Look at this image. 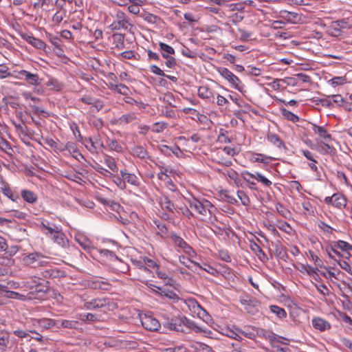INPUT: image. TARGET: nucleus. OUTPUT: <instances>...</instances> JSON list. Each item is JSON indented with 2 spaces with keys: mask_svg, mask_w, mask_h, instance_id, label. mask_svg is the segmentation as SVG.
Segmentation results:
<instances>
[{
  "mask_svg": "<svg viewBox=\"0 0 352 352\" xmlns=\"http://www.w3.org/2000/svg\"><path fill=\"white\" fill-rule=\"evenodd\" d=\"M23 262L25 265H32L34 267L37 266L46 267L41 274L44 278H58L63 274V272L50 265V262L45 256L38 252L29 254L23 258Z\"/></svg>",
  "mask_w": 352,
  "mask_h": 352,
  "instance_id": "nucleus-1",
  "label": "nucleus"
},
{
  "mask_svg": "<svg viewBox=\"0 0 352 352\" xmlns=\"http://www.w3.org/2000/svg\"><path fill=\"white\" fill-rule=\"evenodd\" d=\"M113 18L114 21L109 25L111 30H124L130 32L131 28H133L130 18L120 10H116Z\"/></svg>",
  "mask_w": 352,
  "mask_h": 352,
  "instance_id": "nucleus-2",
  "label": "nucleus"
},
{
  "mask_svg": "<svg viewBox=\"0 0 352 352\" xmlns=\"http://www.w3.org/2000/svg\"><path fill=\"white\" fill-rule=\"evenodd\" d=\"M188 204L191 209L202 216H206L208 213L211 214L215 210L214 206L208 200L204 198L198 199L192 197L188 199Z\"/></svg>",
  "mask_w": 352,
  "mask_h": 352,
  "instance_id": "nucleus-3",
  "label": "nucleus"
},
{
  "mask_svg": "<svg viewBox=\"0 0 352 352\" xmlns=\"http://www.w3.org/2000/svg\"><path fill=\"white\" fill-rule=\"evenodd\" d=\"M169 327L172 330L182 333H188L190 329H196L197 331L199 330V328L195 326L194 322L186 317L172 319L169 323Z\"/></svg>",
  "mask_w": 352,
  "mask_h": 352,
  "instance_id": "nucleus-4",
  "label": "nucleus"
},
{
  "mask_svg": "<svg viewBox=\"0 0 352 352\" xmlns=\"http://www.w3.org/2000/svg\"><path fill=\"white\" fill-rule=\"evenodd\" d=\"M217 72L223 78L228 81L233 88L241 93L245 92L244 84L228 69L226 67H219L218 68Z\"/></svg>",
  "mask_w": 352,
  "mask_h": 352,
  "instance_id": "nucleus-5",
  "label": "nucleus"
},
{
  "mask_svg": "<svg viewBox=\"0 0 352 352\" xmlns=\"http://www.w3.org/2000/svg\"><path fill=\"white\" fill-rule=\"evenodd\" d=\"M140 321L143 327L148 331H156L161 327L159 321L152 316H140Z\"/></svg>",
  "mask_w": 352,
  "mask_h": 352,
  "instance_id": "nucleus-6",
  "label": "nucleus"
},
{
  "mask_svg": "<svg viewBox=\"0 0 352 352\" xmlns=\"http://www.w3.org/2000/svg\"><path fill=\"white\" fill-rule=\"evenodd\" d=\"M324 202L338 208H342L346 204V200L344 197L339 193H335L331 197H325Z\"/></svg>",
  "mask_w": 352,
  "mask_h": 352,
  "instance_id": "nucleus-7",
  "label": "nucleus"
},
{
  "mask_svg": "<svg viewBox=\"0 0 352 352\" xmlns=\"http://www.w3.org/2000/svg\"><path fill=\"white\" fill-rule=\"evenodd\" d=\"M186 306L193 315L201 318L206 314V311L201 307L197 301L194 298H188L185 300Z\"/></svg>",
  "mask_w": 352,
  "mask_h": 352,
  "instance_id": "nucleus-8",
  "label": "nucleus"
},
{
  "mask_svg": "<svg viewBox=\"0 0 352 352\" xmlns=\"http://www.w3.org/2000/svg\"><path fill=\"white\" fill-rule=\"evenodd\" d=\"M88 286L94 289L108 290L110 284L104 278H94L87 282Z\"/></svg>",
  "mask_w": 352,
  "mask_h": 352,
  "instance_id": "nucleus-9",
  "label": "nucleus"
},
{
  "mask_svg": "<svg viewBox=\"0 0 352 352\" xmlns=\"http://www.w3.org/2000/svg\"><path fill=\"white\" fill-rule=\"evenodd\" d=\"M329 143L330 142L317 140L316 144L311 148L322 155L331 154L334 151V148Z\"/></svg>",
  "mask_w": 352,
  "mask_h": 352,
  "instance_id": "nucleus-10",
  "label": "nucleus"
},
{
  "mask_svg": "<svg viewBox=\"0 0 352 352\" xmlns=\"http://www.w3.org/2000/svg\"><path fill=\"white\" fill-rule=\"evenodd\" d=\"M21 38L36 49L45 50L46 47L45 42L39 38H35L32 35L28 34H22Z\"/></svg>",
  "mask_w": 352,
  "mask_h": 352,
  "instance_id": "nucleus-11",
  "label": "nucleus"
},
{
  "mask_svg": "<svg viewBox=\"0 0 352 352\" xmlns=\"http://www.w3.org/2000/svg\"><path fill=\"white\" fill-rule=\"evenodd\" d=\"M243 333V331L235 326L228 327L222 329V334L236 340H242L241 334Z\"/></svg>",
  "mask_w": 352,
  "mask_h": 352,
  "instance_id": "nucleus-12",
  "label": "nucleus"
},
{
  "mask_svg": "<svg viewBox=\"0 0 352 352\" xmlns=\"http://www.w3.org/2000/svg\"><path fill=\"white\" fill-rule=\"evenodd\" d=\"M312 130L315 134L318 135L320 139L319 141H331L332 138L331 134L328 133V131L324 126L314 124L312 126Z\"/></svg>",
  "mask_w": 352,
  "mask_h": 352,
  "instance_id": "nucleus-13",
  "label": "nucleus"
},
{
  "mask_svg": "<svg viewBox=\"0 0 352 352\" xmlns=\"http://www.w3.org/2000/svg\"><path fill=\"white\" fill-rule=\"evenodd\" d=\"M120 175L124 179L125 183L127 182L128 184L135 187L140 186V181L135 174L128 173L126 170H121Z\"/></svg>",
  "mask_w": 352,
  "mask_h": 352,
  "instance_id": "nucleus-14",
  "label": "nucleus"
},
{
  "mask_svg": "<svg viewBox=\"0 0 352 352\" xmlns=\"http://www.w3.org/2000/svg\"><path fill=\"white\" fill-rule=\"evenodd\" d=\"M159 203L162 209L166 210L168 212L174 213L176 212L179 213V210H177V207L174 205V204L169 199V198L166 196H162L160 198Z\"/></svg>",
  "mask_w": 352,
  "mask_h": 352,
  "instance_id": "nucleus-15",
  "label": "nucleus"
},
{
  "mask_svg": "<svg viewBox=\"0 0 352 352\" xmlns=\"http://www.w3.org/2000/svg\"><path fill=\"white\" fill-rule=\"evenodd\" d=\"M311 324L314 329L320 331H324L331 328V324L328 321L319 317L314 318L311 320Z\"/></svg>",
  "mask_w": 352,
  "mask_h": 352,
  "instance_id": "nucleus-16",
  "label": "nucleus"
},
{
  "mask_svg": "<svg viewBox=\"0 0 352 352\" xmlns=\"http://www.w3.org/2000/svg\"><path fill=\"white\" fill-rule=\"evenodd\" d=\"M75 240L85 251L90 252L93 249L91 241L84 235L80 234H76Z\"/></svg>",
  "mask_w": 352,
  "mask_h": 352,
  "instance_id": "nucleus-17",
  "label": "nucleus"
},
{
  "mask_svg": "<svg viewBox=\"0 0 352 352\" xmlns=\"http://www.w3.org/2000/svg\"><path fill=\"white\" fill-rule=\"evenodd\" d=\"M244 175H247L252 179H256V181L262 183L264 186H270L272 184V182L263 176L258 172H256L255 173H252L249 171H244L243 173Z\"/></svg>",
  "mask_w": 352,
  "mask_h": 352,
  "instance_id": "nucleus-18",
  "label": "nucleus"
},
{
  "mask_svg": "<svg viewBox=\"0 0 352 352\" xmlns=\"http://www.w3.org/2000/svg\"><path fill=\"white\" fill-rule=\"evenodd\" d=\"M107 302L105 299H93L90 301L85 302L84 307L86 309H95L98 308L103 307L106 305Z\"/></svg>",
  "mask_w": 352,
  "mask_h": 352,
  "instance_id": "nucleus-19",
  "label": "nucleus"
},
{
  "mask_svg": "<svg viewBox=\"0 0 352 352\" xmlns=\"http://www.w3.org/2000/svg\"><path fill=\"white\" fill-rule=\"evenodd\" d=\"M170 238L175 246L181 249L183 252L190 246L181 236L175 233H171Z\"/></svg>",
  "mask_w": 352,
  "mask_h": 352,
  "instance_id": "nucleus-20",
  "label": "nucleus"
},
{
  "mask_svg": "<svg viewBox=\"0 0 352 352\" xmlns=\"http://www.w3.org/2000/svg\"><path fill=\"white\" fill-rule=\"evenodd\" d=\"M10 335L4 331H0V352H6L9 348Z\"/></svg>",
  "mask_w": 352,
  "mask_h": 352,
  "instance_id": "nucleus-21",
  "label": "nucleus"
},
{
  "mask_svg": "<svg viewBox=\"0 0 352 352\" xmlns=\"http://www.w3.org/2000/svg\"><path fill=\"white\" fill-rule=\"evenodd\" d=\"M36 324L43 329H48L54 326H56L57 322L53 319L43 318L35 320L34 324Z\"/></svg>",
  "mask_w": 352,
  "mask_h": 352,
  "instance_id": "nucleus-22",
  "label": "nucleus"
},
{
  "mask_svg": "<svg viewBox=\"0 0 352 352\" xmlns=\"http://www.w3.org/2000/svg\"><path fill=\"white\" fill-rule=\"evenodd\" d=\"M157 276L162 279L166 285L173 286L175 284V280L170 276L165 271L161 270L160 267H157L155 270Z\"/></svg>",
  "mask_w": 352,
  "mask_h": 352,
  "instance_id": "nucleus-23",
  "label": "nucleus"
},
{
  "mask_svg": "<svg viewBox=\"0 0 352 352\" xmlns=\"http://www.w3.org/2000/svg\"><path fill=\"white\" fill-rule=\"evenodd\" d=\"M51 236L54 241L60 246H65L67 243L65 235L61 232L60 228L56 230Z\"/></svg>",
  "mask_w": 352,
  "mask_h": 352,
  "instance_id": "nucleus-24",
  "label": "nucleus"
},
{
  "mask_svg": "<svg viewBox=\"0 0 352 352\" xmlns=\"http://www.w3.org/2000/svg\"><path fill=\"white\" fill-rule=\"evenodd\" d=\"M23 74H25V80L31 85L38 86L41 84V79L37 74H32L30 72H23Z\"/></svg>",
  "mask_w": 352,
  "mask_h": 352,
  "instance_id": "nucleus-25",
  "label": "nucleus"
},
{
  "mask_svg": "<svg viewBox=\"0 0 352 352\" xmlns=\"http://www.w3.org/2000/svg\"><path fill=\"white\" fill-rule=\"evenodd\" d=\"M267 140L270 143H272V144H274V146H276V147H278L279 148H283L285 146L284 143L282 141V140L276 133L269 132L267 135Z\"/></svg>",
  "mask_w": 352,
  "mask_h": 352,
  "instance_id": "nucleus-26",
  "label": "nucleus"
},
{
  "mask_svg": "<svg viewBox=\"0 0 352 352\" xmlns=\"http://www.w3.org/2000/svg\"><path fill=\"white\" fill-rule=\"evenodd\" d=\"M198 96L202 99L210 100L214 98V93L207 86H201L198 89Z\"/></svg>",
  "mask_w": 352,
  "mask_h": 352,
  "instance_id": "nucleus-27",
  "label": "nucleus"
},
{
  "mask_svg": "<svg viewBox=\"0 0 352 352\" xmlns=\"http://www.w3.org/2000/svg\"><path fill=\"white\" fill-rule=\"evenodd\" d=\"M249 159L253 162L267 164L269 162L270 157L261 153H251Z\"/></svg>",
  "mask_w": 352,
  "mask_h": 352,
  "instance_id": "nucleus-28",
  "label": "nucleus"
},
{
  "mask_svg": "<svg viewBox=\"0 0 352 352\" xmlns=\"http://www.w3.org/2000/svg\"><path fill=\"white\" fill-rule=\"evenodd\" d=\"M109 87L111 89H113V90L117 91L118 93H119L122 95H124V96H128L130 92L129 87L122 83L114 84V83L110 82L109 85Z\"/></svg>",
  "mask_w": 352,
  "mask_h": 352,
  "instance_id": "nucleus-29",
  "label": "nucleus"
},
{
  "mask_svg": "<svg viewBox=\"0 0 352 352\" xmlns=\"http://www.w3.org/2000/svg\"><path fill=\"white\" fill-rule=\"evenodd\" d=\"M154 292L171 300L179 299L178 296L172 290L165 289L162 287H157V290H154Z\"/></svg>",
  "mask_w": 352,
  "mask_h": 352,
  "instance_id": "nucleus-30",
  "label": "nucleus"
},
{
  "mask_svg": "<svg viewBox=\"0 0 352 352\" xmlns=\"http://www.w3.org/2000/svg\"><path fill=\"white\" fill-rule=\"evenodd\" d=\"M104 163L113 173H118V168L116 160L111 156L104 154L103 156Z\"/></svg>",
  "mask_w": 352,
  "mask_h": 352,
  "instance_id": "nucleus-31",
  "label": "nucleus"
},
{
  "mask_svg": "<svg viewBox=\"0 0 352 352\" xmlns=\"http://www.w3.org/2000/svg\"><path fill=\"white\" fill-rule=\"evenodd\" d=\"M6 287L4 288L3 290H1V292H6V296L7 298H12V299H18V300H21L23 301L32 299L31 296H27L25 295L21 294L16 292L8 291L6 289Z\"/></svg>",
  "mask_w": 352,
  "mask_h": 352,
  "instance_id": "nucleus-32",
  "label": "nucleus"
},
{
  "mask_svg": "<svg viewBox=\"0 0 352 352\" xmlns=\"http://www.w3.org/2000/svg\"><path fill=\"white\" fill-rule=\"evenodd\" d=\"M133 156L140 159H146L148 157V152L142 146H135L132 149Z\"/></svg>",
  "mask_w": 352,
  "mask_h": 352,
  "instance_id": "nucleus-33",
  "label": "nucleus"
},
{
  "mask_svg": "<svg viewBox=\"0 0 352 352\" xmlns=\"http://www.w3.org/2000/svg\"><path fill=\"white\" fill-rule=\"evenodd\" d=\"M190 347L194 349L195 352H214L210 346L201 342L191 343Z\"/></svg>",
  "mask_w": 352,
  "mask_h": 352,
  "instance_id": "nucleus-34",
  "label": "nucleus"
},
{
  "mask_svg": "<svg viewBox=\"0 0 352 352\" xmlns=\"http://www.w3.org/2000/svg\"><path fill=\"white\" fill-rule=\"evenodd\" d=\"M77 319L82 322H96L99 320L98 316L91 313H84L78 314Z\"/></svg>",
  "mask_w": 352,
  "mask_h": 352,
  "instance_id": "nucleus-35",
  "label": "nucleus"
},
{
  "mask_svg": "<svg viewBox=\"0 0 352 352\" xmlns=\"http://www.w3.org/2000/svg\"><path fill=\"white\" fill-rule=\"evenodd\" d=\"M22 198L27 202L33 204L37 200V195L29 190H23L21 191Z\"/></svg>",
  "mask_w": 352,
  "mask_h": 352,
  "instance_id": "nucleus-36",
  "label": "nucleus"
},
{
  "mask_svg": "<svg viewBox=\"0 0 352 352\" xmlns=\"http://www.w3.org/2000/svg\"><path fill=\"white\" fill-rule=\"evenodd\" d=\"M135 119H136L135 113H129L124 114L122 116H120L118 120V122L120 125H124V124H127L129 123L132 122Z\"/></svg>",
  "mask_w": 352,
  "mask_h": 352,
  "instance_id": "nucleus-37",
  "label": "nucleus"
},
{
  "mask_svg": "<svg viewBox=\"0 0 352 352\" xmlns=\"http://www.w3.org/2000/svg\"><path fill=\"white\" fill-rule=\"evenodd\" d=\"M159 46L161 54L164 58H168V56H170V54H175V50L171 46L166 43L160 42Z\"/></svg>",
  "mask_w": 352,
  "mask_h": 352,
  "instance_id": "nucleus-38",
  "label": "nucleus"
},
{
  "mask_svg": "<svg viewBox=\"0 0 352 352\" xmlns=\"http://www.w3.org/2000/svg\"><path fill=\"white\" fill-rule=\"evenodd\" d=\"M78 325V322L75 320H58L56 327L58 328L63 327L67 329H76Z\"/></svg>",
  "mask_w": 352,
  "mask_h": 352,
  "instance_id": "nucleus-39",
  "label": "nucleus"
},
{
  "mask_svg": "<svg viewBox=\"0 0 352 352\" xmlns=\"http://www.w3.org/2000/svg\"><path fill=\"white\" fill-rule=\"evenodd\" d=\"M334 247L337 248V249L340 250L342 252H352V245L342 240H338L334 242Z\"/></svg>",
  "mask_w": 352,
  "mask_h": 352,
  "instance_id": "nucleus-40",
  "label": "nucleus"
},
{
  "mask_svg": "<svg viewBox=\"0 0 352 352\" xmlns=\"http://www.w3.org/2000/svg\"><path fill=\"white\" fill-rule=\"evenodd\" d=\"M193 265L195 266L199 267V269H201V270L207 272L210 274L214 276L217 274V270L207 263H203L202 265H201L200 263H199L197 262H193Z\"/></svg>",
  "mask_w": 352,
  "mask_h": 352,
  "instance_id": "nucleus-41",
  "label": "nucleus"
},
{
  "mask_svg": "<svg viewBox=\"0 0 352 352\" xmlns=\"http://www.w3.org/2000/svg\"><path fill=\"white\" fill-rule=\"evenodd\" d=\"M251 249L252 251L255 252V254L257 255L258 258L261 261H265L267 259L266 254H265L264 251L261 248V247L256 244V243H253L251 245Z\"/></svg>",
  "mask_w": 352,
  "mask_h": 352,
  "instance_id": "nucleus-42",
  "label": "nucleus"
},
{
  "mask_svg": "<svg viewBox=\"0 0 352 352\" xmlns=\"http://www.w3.org/2000/svg\"><path fill=\"white\" fill-rule=\"evenodd\" d=\"M107 145L111 151L118 153L122 152V147L116 140L108 139L107 141Z\"/></svg>",
  "mask_w": 352,
  "mask_h": 352,
  "instance_id": "nucleus-43",
  "label": "nucleus"
},
{
  "mask_svg": "<svg viewBox=\"0 0 352 352\" xmlns=\"http://www.w3.org/2000/svg\"><path fill=\"white\" fill-rule=\"evenodd\" d=\"M158 167L160 168V172L157 173V177L159 179L164 182H168V180H170V177L167 174L168 172V168L167 167H165L164 166L158 165Z\"/></svg>",
  "mask_w": 352,
  "mask_h": 352,
  "instance_id": "nucleus-44",
  "label": "nucleus"
},
{
  "mask_svg": "<svg viewBox=\"0 0 352 352\" xmlns=\"http://www.w3.org/2000/svg\"><path fill=\"white\" fill-rule=\"evenodd\" d=\"M98 252H100L101 256L109 258L110 261L118 260V261H120V260L118 258V257L115 254V253L113 251H111V250H109L107 249H99Z\"/></svg>",
  "mask_w": 352,
  "mask_h": 352,
  "instance_id": "nucleus-45",
  "label": "nucleus"
},
{
  "mask_svg": "<svg viewBox=\"0 0 352 352\" xmlns=\"http://www.w3.org/2000/svg\"><path fill=\"white\" fill-rule=\"evenodd\" d=\"M47 87H51L52 89L58 91L63 88V84L56 78H50L47 82Z\"/></svg>",
  "mask_w": 352,
  "mask_h": 352,
  "instance_id": "nucleus-46",
  "label": "nucleus"
},
{
  "mask_svg": "<svg viewBox=\"0 0 352 352\" xmlns=\"http://www.w3.org/2000/svg\"><path fill=\"white\" fill-rule=\"evenodd\" d=\"M270 310L272 313L275 314L279 318H284L287 316L285 310L276 305L270 306Z\"/></svg>",
  "mask_w": 352,
  "mask_h": 352,
  "instance_id": "nucleus-47",
  "label": "nucleus"
},
{
  "mask_svg": "<svg viewBox=\"0 0 352 352\" xmlns=\"http://www.w3.org/2000/svg\"><path fill=\"white\" fill-rule=\"evenodd\" d=\"M91 105V112H98L103 108L104 102L101 100L94 98Z\"/></svg>",
  "mask_w": 352,
  "mask_h": 352,
  "instance_id": "nucleus-48",
  "label": "nucleus"
},
{
  "mask_svg": "<svg viewBox=\"0 0 352 352\" xmlns=\"http://www.w3.org/2000/svg\"><path fill=\"white\" fill-rule=\"evenodd\" d=\"M281 16L289 23H294L298 15L295 12L284 10L281 12Z\"/></svg>",
  "mask_w": 352,
  "mask_h": 352,
  "instance_id": "nucleus-49",
  "label": "nucleus"
},
{
  "mask_svg": "<svg viewBox=\"0 0 352 352\" xmlns=\"http://www.w3.org/2000/svg\"><path fill=\"white\" fill-rule=\"evenodd\" d=\"M281 113H282V115L285 118H287L288 120H290L293 122H296L299 120V118L296 115H295L292 112H291L285 109H283L281 110Z\"/></svg>",
  "mask_w": 352,
  "mask_h": 352,
  "instance_id": "nucleus-50",
  "label": "nucleus"
},
{
  "mask_svg": "<svg viewBox=\"0 0 352 352\" xmlns=\"http://www.w3.org/2000/svg\"><path fill=\"white\" fill-rule=\"evenodd\" d=\"M113 40L116 42L115 47L118 50H122L124 47V37L122 34H114Z\"/></svg>",
  "mask_w": 352,
  "mask_h": 352,
  "instance_id": "nucleus-51",
  "label": "nucleus"
},
{
  "mask_svg": "<svg viewBox=\"0 0 352 352\" xmlns=\"http://www.w3.org/2000/svg\"><path fill=\"white\" fill-rule=\"evenodd\" d=\"M93 168H94L95 170H96L98 173H99L104 177H109L112 176V173L109 170L103 168L102 166L97 163L93 166Z\"/></svg>",
  "mask_w": 352,
  "mask_h": 352,
  "instance_id": "nucleus-52",
  "label": "nucleus"
},
{
  "mask_svg": "<svg viewBox=\"0 0 352 352\" xmlns=\"http://www.w3.org/2000/svg\"><path fill=\"white\" fill-rule=\"evenodd\" d=\"M113 178V182L116 184V185L121 190H124L126 188V184L124 179L121 177L116 176L112 174V176L111 177Z\"/></svg>",
  "mask_w": 352,
  "mask_h": 352,
  "instance_id": "nucleus-53",
  "label": "nucleus"
},
{
  "mask_svg": "<svg viewBox=\"0 0 352 352\" xmlns=\"http://www.w3.org/2000/svg\"><path fill=\"white\" fill-rule=\"evenodd\" d=\"M236 194H237L238 198L240 199L241 204L243 206H247L250 204V199L244 191L238 190Z\"/></svg>",
  "mask_w": 352,
  "mask_h": 352,
  "instance_id": "nucleus-54",
  "label": "nucleus"
},
{
  "mask_svg": "<svg viewBox=\"0 0 352 352\" xmlns=\"http://www.w3.org/2000/svg\"><path fill=\"white\" fill-rule=\"evenodd\" d=\"M339 266L347 272L349 274H350L352 276V263H349L346 261L342 260L340 261L338 263Z\"/></svg>",
  "mask_w": 352,
  "mask_h": 352,
  "instance_id": "nucleus-55",
  "label": "nucleus"
},
{
  "mask_svg": "<svg viewBox=\"0 0 352 352\" xmlns=\"http://www.w3.org/2000/svg\"><path fill=\"white\" fill-rule=\"evenodd\" d=\"M162 352H187V349L184 345H178L174 347L165 348Z\"/></svg>",
  "mask_w": 352,
  "mask_h": 352,
  "instance_id": "nucleus-56",
  "label": "nucleus"
},
{
  "mask_svg": "<svg viewBox=\"0 0 352 352\" xmlns=\"http://www.w3.org/2000/svg\"><path fill=\"white\" fill-rule=\"evenodd\" d=\"M318 228L326 234H331L333 233V229L324 221H320L318 223Z\"/></svg>",
  "mask_w": 352,
  "mask_h": 352,
  "instance_id": "nucleus-57",
  "label": "nucleus"
},
{
  "mask_svg": "<svg viewBox=\"0 0 352 352\" xmlns=\"http://www.w3.org/2000/svg\"><path fill=\"white\" fill-rule=\"evenodd\" d=\"M22 96L26 101L31 100L33 104H36L41 101L40 98L34 96L30 92L28 91L23 92Z\"/></svg>",
  "mask_w": 352,
  "mask_h": 352,
  "instance_id": "nucleus-58",
  "label": "nucleus"
},
{
  "mask_svg": "<svg viewBox=\"0 0 352 352\" xmlns=\"http://www.w3.org/2000/svg\"><path fill=\"white\" fill-rule=\"evenodd\" d=\"M240 33V40L242 41H248L252 38V33L248 32L243 29H239Z\"/></svg>",
  "mask_w": 352,
  "mask_h": 352,
  "instance_id": "nucleus-59",
  "label": "nucleus"
},
{
  "mask_svg": "<svg viewBox=\"0 0 352 352\" xmlns=\"http://www.w3.org/2000/svg\"><path fill=\"white\" fill-rule=\"evenodd\" d=\"M166 125L167 124L164 122H155L152 127V131L155 133H161L166 127Z\"/></svg>",
  "mask_w": 352,
  "mask_h": 352,
  "instance_id": "nucleus-60",
  "label": "nucleus"
},
{
  "mask_svg": "<svg viewBox=\"0 0 352 352\" xmlns=\"http://www.w3.org/2000/svg\"><path fill=\"white\" fill-rule=\"evenodd\" d=\"M144 20L149 23L155 24L160 21V18L153 14H148L144 16Z\"/></svg>",
  "mask_w": 352,
  "mask_h": 352,
  "instance_id": "nucleus-61",
  "label": "nucleus"
},
{
  "mask_svg": "<svg viewBox=\"0 0 352 352\" xmlns=\"http://www.w3.org/2000/svg\"><path fill=\"white\" fill-rule=\"evenodd\" d=\"M219 258L225 262H231V257L228 252L226 250H220L218 252Z\"/></svg>",
  "mask_w": 352,
  "mask_h": 352,
  "instance_id": "nucleus-62",
  "label": "nucleus"
},
{
  "mask_svg": "<svg viewBox=\"0 0 352 352\" xmlns=\"http://www.w3.org/2000/svg\"><path fill=\"white\" fill-rule=\"evenodd\" d=\"M329 98L330 99V102H333L334 104H336L338 106L342 105L343 102V98L341 95L336 94L332 95L331 96H329Z\"/></svg>",
  "mask_w": 352,
  "mask_h": 352,
  "instance_id": "nucleus-63",
  "label": "nucleus"
},
{
  "mask_svg": "<svg viewBox=\"0 0 352 352\" xmlns=\"http://www.w3.org/2000/svg\"><path fill=\"white\" fill-rule=\"evenodd\" d=\"M217 141L222 144L231 142V140L225 134L223 130H221V132L217 137Z\"/></svg>",
  "mask_w": 352,
  "mask_h": 352,
  "instance_id": "nucleus-64",
  "label": "nucleus"
}]
</instances>
